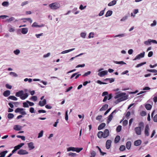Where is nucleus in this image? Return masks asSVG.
<instances>
[{"label":"nucleus","mask_w":157,"mask_h":157,"mask_svg":"<svg viewBox=\"0 0 157 157\" xmlns=\"http://www.w3.org/2000/svg\"><path fill=\"white\" fill-rule=\"evenodd\" d=\"M126 94L124 93H121L119 94L116 95L114 98L115 99L118 98L117 101L118 102H121L127 99L128 98V96L126 95Z\"/></svg>","instance_id":"obj_1"},{"label":"nucleus","mask_w":157,"mask_h":157,"mask_svg":"<svg viewBox=\"0 0 157 157\" xmlns=\"http://www.w3.org/2000/svg\"><path fill=\"white\" fill-rule=\"evenodd\" d=\"M49 6L52 9L56 10L59 8L60 5L57 3H54L50 4Z\"/></svg>","instance_id":"obj_2"},{"label":"nucleus","mask_w":157,"mask_h":157,"mask_svg":"<svg viewBox=\"0 0 157 157\" xmlns=\"http://www.w3.org/2000/svg\"><path fill=\"white\" fill-rule=\"evenodd\" d=\"M137 135H140L141 134V127H136L134 129Z\"/></svg>","instance_id":"obj_3"},{"label":"nucleus","mask_w":157,"mask_h":157,"mask_svg":"<svg viewBox=\"0 0 157 157\" xmlns=\"http://www.w3.org/2000/svg\"><path fill=\"white\" fill-rule=\"evenodd\" d=\"M116 110H114L113 112L110 114L108 116V118L107 119V123H109L112 120L113 118V115L114 113L115 112Z\"/></svg>","instance_id":"obj_4"},{"label":"nucleus","mask_w":157,"mask_h":157,"mask_svg":"<svg viewBox=\"0 0 157 157\" xmlns=\"http://www.w3.org/2000/svg\"><path fill=\"white\" fill-rule=\"evenodd\" d=\"M149 125H148L147 124L146 125L144 131L145 134L146 136H148L149 135Z\"/></svg>","instance_id":"obj_5"},{"label":"nucleus","mask_w":157,"mask_h":157,"mask_svg":"<svg viewBox=\"0 0 157 157\" xmlns=\"http://www.w3.org/2000/svg\"><path fill=\"white\" fill-rule=\"evenodd\" d=\"M103 138H106L109 135V131L108 129H106L103 132Z\"/></svg>","instance_id":"obj_6"},{"label":"nucleus","mask_w":157,"mask_h":157,"mask_svg":"<svg viewBox=\"0 0 157 157\" xmlns=\"http://www.w3.org/2000/svg\"><path fill=\"white\" fill-rule=\"evenodd\" d=\"M144 55L145 52H143L138 55L134 59H140V58H142L144 57Z\"/></svg>","instance_id":"obj_7"},{"label":"nucleus","mask_w":157,"mask_h":157,"mask_svg":"<svg viewBox=\"0 0 157 157\" xmlns=\"http://www.w3.org/2000/svg\"><path fill=\"white\" fill-rule=\"evenodd\" d=\"M17 153L19 155H25L28 154V152L25 150L21 149L18 151Z\"/></svg>","instance_id":"obj_8"},{"label":"nucleus","mask_w":157,"mask_h":157,"mask_svg":"<svg viewBox=\"0 0 157 157\" xmlns=\"http://www.w3.org/2000/svg\"><path fill=\"white\" fill-rule=\"evenodd\" d=\"M108 71H104L100 72L98 74L100 77H103L107 75Z\"/></svg>","instance_id":"obj_9"},{"label":"nucleus","mask_w":157,"mask_h":157,"mask_svg":"<svg viewBox=\"0 0 157 157\" xmlns=\"http://www.w3.org/2000/svg\"><path fill=\"white\" fill-rule=\"evenodd\" d=\"M111 143V141L110 140H108L106 143V147L109 149L110 148Z\"/></svg>","instance_id":"obj_10"},{"label":"nucleus","mask_w":157,"mask_h":157,"mask_svg":"<svg viewBox=\"0 0 157 157\" xmlns=\"http://www.w3.org/2000/svg\"><path fill=\"white\" fill-rule=\"evenodd\" d=\"M20 21V19L19 20H17L14 17H10V18L7 19L6 20V21L8 22H10L11 21H14V22L18 21Z\"/></svg>","instance_id":"obj_11"},{"label":"nucleus","mask_w":157,"mask_h":157,"mask_svg":"<svg viewBox=\"0 0 157 157\" xmlns=\"http://www.w3.org/2000/svg\"><path fill=\"white\" fill-rule=\"evenodd\" d=\"M19 30H21V33L23 34H26L28 31V29L27 28H22Z\"/></svg>","instance_id":"obj_12"},{"label":"nucleus","mask_w":157,"mask_h":157,"mask_svg":"<svg viewBox=\"0 0 157 157\" xmlns=\"http://www.w3.org/2000/svg\"><path fill=\"white\" fill-rule=\"evenodd\" d=\"M46 104V100L44 99L42 101H40L39 102V104L40 106H43Z\"/></svg>","instance_id":"obj_13"},{"label":"nucleus","mask_w":157,"mask_h":157,"mask_svg":"<svg viewBox=\"0 0 157 157\" xmlns=\"http://www.w3.org/2000/svg\"><path fill=\"white\" fill-rule=\"evenodd\" d=\"M24 91L23 90L17 92L15 94L16 96L17 97H20L21 98V97L23 94Z\"/></svg>","instance_id":"obj_14"},{"label":"nucleus","mask_w":157,"mask_h":157,"mask_svg":"<svg viewBox=\"0 0 157 157\" xmlns=\"http://www.w3.org/2000/svg\"><path fill=\"white\" fill-rule=\"evenodd\" d=\"M142 143L141 140H138L135 141L134 142V145L136 146L140 145Z\"/></svg>","instance_id":"obj_15"},{"label":"nucleus","mask_w":157,"mask_h":157,"mask_svg":"<svg viewBox=\"0 0 157 157\" xmlns=\"http://www.w3.org/2000/svg\"><path fill=\"white\" fill-rule=\"evenodd\" d=\"M28 146L30 150L33 149L35 148L33 143L32 142L28 144Z\"/></svg>","instance_id":"obj_16"},{"label":"nucleus","mask_w":157,"mask_h":157,"mask_svg":"<svg viewBox=\"0 0 157 157\" xmlns=\"http://www.w3.org/2000/svg\"><path fill=\"white\" fill-rule=\"evenodd\" d=\"M108 107V104H105L100 109L99 111H101L103 110H105Z\"/></svg>","instance_id":"obj_17"},{"label":"nucleus","mask_w":157,"mask_h":157,"mask_svg":"<svg viewBox=\"0 0 157 157\" xmlns=\"http://www.w3.org/2000/svg\"><path fill=\"white\" fill-rule=\"evenodd\" d=\"M113 13V11L112 10H109L106 12L105 14V16L106 17H107L109 16H111Z\"/></svg>","instance_id":"obj_18"},{"label":"nucleus","mask_w":157,"mask_h":157,"mask_svg":"<svg viewBox=\"0 0 157 157\" xmlns=\"http://www.w3.org/2000/svg\"><path fill=\"white\" fill-rule=\"evenodd\" d=\"M106 124L105 123H102L98 127V129L100 130L103 129L105 126Z\"/></svg>","instance_id":"obj_19"},{"label":"nucleus","mask_w":157,"mask_h":157,"mask_svg":"<svg viewBox=\"0 0 157 157\" xmlns=\"http://www.w3.org/2000/svg\"><path fill=\"white\" fill-rule=\"evenodd\" d=\"M10 94V91L9 90H7L5 91L3 93V95L4 96L6 97H8Z\"/></svg>","instance_id":"obj_20"},{"label":"nucleus","mask_w":157,"mask_h":157,"mask_svg":"<svg viewBox=\"0 0 157 157\" xmlns=\"http://www.w3.org/2000/svg\"><path fill=\"white\" fill-rule=\"evenodd\" d=\"M117 1L115 0H113L108 3V5L109 6H112L116 4Z\"/></svg>","instance_id":"obj_21"},{"label":"nucleus","mask_w":157,"mask_h":157,"mask_svg":"<svg viewBox=\"0 0 157 157\" xmlns=\"http://www.w3.org/2000/svg\"><path fill=\"white\" fill-rule=\"evenodd\" d=\"M28 97V94L27 93H25V94H23L22 96L21 97V99L22 100H25Z\"/></svg>","instance_id":"obj_22"},{"label":"nucleus","mask_w":157,"mask_h":157,"mask_svg":"<svg viewBox=\"0 0 157 157\" xmlns=\"http://www.w3.org/2000/svg\"><path fill=\"white\" fill-rule=\"evenodd\" d=\"M98 137V138L100 139L102 137L103 138V132L102 131H99L98 132L97 134Z\"/></svg>","instance_id":"obj_23"},{"label":"nucleus","mask_w":157,"mask_h":157,"mask_svg":"<svg viewBox=\"0 0 157 157\" xmlns=\"http://www.w3.org/2000/svg\"><path fill=\"white\" fill-rule=\"evenodd\" d=\"M8 152L7 151H3L0 153V157H4L6 154Z\"/></svg>","instance_id":"obj_24"},{"label":"nucleus","mask_w":157,"mask_h":157,"mask_svg":"<svg viewBox=\"0 0 157 157\" xmlns=\"http://www.w3.org/2000/svg\"><path fill=\"white\" fill-rule=\"evenodd\" d=\"M120 137L119 135H117L115 137L114 140L115 143H118L120 141Z\"/></svg>","instance_id":"obj_25"},{"label":"nucleus","mask_w":157,"mask_h":157,"mask_svg":"<svg viewBox=\"0 0 157 157\" xmlns=\"http://www.w3.org/2000/svg\"><path fill=\"white\" fill-rule=\"evenodd\" d=\"M131 145V143L130 141H128L127 142L126 144V147L128 150L130 148Z\"/></svg>","instance_id":"obj_26"},{"label":"nucleus","mask_w":157,"mask_h":157,"mask_svg":"<svg viewBox=\"0 0 157 157\" xmlns=\"http://www.w3.org/2000/svg\"><path fill=\"white\" fill-rule=\"evenodd\" d=\"M145 107L147 110H150L152 108V106L150 104H147L145 105Z\"/></svg>","instance_id":"obj_27"},{"label":"nucleus","mask_w":157,"mask_h":157,"mask_svg":"<svg viewBox=\"0 0 157 157\" xmlns=\"http://www.w3.org/2000/svg\"><path fill=\"white\" fill-rule=\"evenodd\" d=\"M104 80L105 81H106L107 80H109V82L111 83L114 82L115 80V78H106Z\"/></svg>","instance_id":"obj_28"},{"label":"nucleus","mask_w":157,"mask_h":157,"mask_svg":"<svg viewBox=\"0 0 157 157\" xmlns=\"http://www.w3.org/2000/svg\"><path fill=\"white\" fill-rule=\"evenodd\" d=\"M8 27L9 28V31L10 32H13L15 31L14 29L12 28L11 25L9 24L8 25Z\"/></svg>","instance_id":"obj_29"},{"label":"nucleus","mask_w":157,"mask_h":157,"mask_svg":"<svg viewBox=\"0 0 157 157\" xmlns=\"http://www.w3.org/2000/svg\"><path fill=\"white\" fill-rule=\"evenodd\" d=\"M75 49V48L71 49L68 50H66L62 52L61 53V54H64L69 52Z\"/></svg>","instance_id":"obj_30"},{"label":"nucleus","mask_w":157,"mask_h":157,"mask_svg":"<svg viewBox=\"0 0 157 157\" xmlns=\"http://www.w3.org/2000/svg\"><path fill=\"white\" fill-rule=\"evenodd\" d=\"M21 127L18 125H16L14 127V129L16 131H19L21 129Z\"/></svg>","instance_id":"obj_31"},{"label":"nucleus","mask_w":157,"mask_h":157,"mask_svg":"<svg viewBox=\"0 0 157 157\" xmlns=\"http://www.w3.org/2000/svg\"><path fill=\"white\" fill-rule=\"evenodd\" d=\"M8 99H10L11 100H14V101H16L17 100V98L15 96H10L8 98Z\"/></svg>","instance_id":"obj_32"},{"label":"nucleus","mask_w":157,"mask_h":157,"mask_svg":"<svg viewBox=\"0 0 157 157\" xmlns=\"http://www.w3.org/2000/svg\"><path fill=\"white\" fill-rule=\"evenodd\" d=\"M24 109L23 108H17L15 110V112L16 113H20L21 111H23Z\"/></svg>","instance_id":"obj_33"},{"label":"nucleus","mask_w":157,"mask_h":157,"mask_svg":"<svg viewBox=\"0 0 157 157\" xmlns=\"http://www.w3.org/2000/svg\"><path fill=\"white\" fill-rule=\"evenodd\" d=\"M151 39H148L147 40L145 41L144 44L146 45L151 44Z\"/></svg>","instance_id":"obj_34"},{"label":"nucleus","mask_w":157,"mask_h":157,"mask_svg":"<svg viewBox=\"0 0 157 157\" xmlns=\"http://www.w3.org/2000/svg\"><path fill=\"white\" fill-rule=\"evenodd\" d=\"M96 155V152L94 151H92L90 152V157H95Z\"/></svg>","instance_id":"obj_35"},{"label":"nucleus","mask_w":157,"mask_h":157,"mask_svg":"<svg viewBox=\"0 0 157 157\" xmlns=\"http://www.w3.org/2000/svg\"><path fill=\"white\" fill-rule=\"evenodd\" d=\"M82 149H83L82 148L75 147V151L77 152H79L81 151H82Z\"/></svg>","instance_id":"obj_36"},{"label":"nucleus","mask_w":157,"mask_h":157,"mask_svg":"<svg viewBox=\"0 0 157 157\" xmlns=\"http://www.w3.org/2000/svg\"><path fill=\"white\" fill-rule=\"evenodd\" d=\"M75 147H69L67 148V151H75Z\"/></svg>","instance_id":"obj_37"},{"label":"nucleus","mask_w":157,"mask_h":157,"mask_svg":"<svg viewBox=\"0 0 157 157\" xmlns=\"http://www.w3.org/2000/svg\"><path fill=\"white\" fill-rule=\"evenodd\" d=\"M14 117V115L11 113H9L8 114L7 117L9 119H12Z\"/></svg>","instance_id":"obj_38"},{"label":"nucleus","mask_w":157,"mask_h":157,"mask_svg":"<svg viewBox=\"0 0 157 157\" xmlns=\"http://www.w3.org/2000/svg\"><path fill=\"white\" fill-rule=\"evenodd\" d=\"M96 147L98 148L99 150V151L101 153V154L102 155H104L106 154L105 152H102L101 151V148L98 146H97Z\"/></svg>","instance_id":"obj_39"},{"label":"nucleus","mask_w":157,"mask_h":157,"mask_svg":"<svg viewBox=\"0 0 157 157\" xmlns=\"http://www.w3.org/2000/svg\"><path fill=\"white\" fill-rule=\"evenodd\" d=\"M86 35V33L82 32L80 33V36L83 38H85Z\"/></svg>","instance_id":"obj_40"},{"label":"nucleus","mask_w":157,"mask_h":157,"mask_svg":"<svg viewBox=\"0 0 157 157\" xmlns=\"http://www.w3.org/2000/svg\"><path fill=\"white\" fill-rule=\"evenodd\" d=\"M122 127L121 125L118 126L116 128L117 131V132H119L121 131V130Z\"/></svg>","instance_id":"obj_41"},{"label":"nucleus","mask_w":157,"mask_h":157,"mask_svg":"<svg viewBox=\"0 0 157 157\" xmlns=\"http://www.w3.org/2000/svg\"><path fill=\"white\" fill-rule=\"evenodd\" d=\"M105 9H106V8H105L104 10H101V11H100V12L98 14V16H102L104 14V11H105Z\"/></svg>","instance_id":"obj_42"},{"label":"nucleus","mask_w":157,"mask_h":157,"mask_svg":"<svg viewBox=\"0 0 157 157\" xmlns=\"http://www.w3.org/2000/svg\"><path fill=\"white\" fill-rule=\"evenodd\" d=\"M125 146L124 145H121L119 148V149L120 151H123L125 150Z\"/></svg>","instance_id":"obj_43"},{"label":"nucleus","mask_w":157,"mask_h":157,"mask_svg":"<svg viewBox=\"0 0 157 157\" xmlns=\"http://www.w3.org/2000/svg\"><path fill=\"white\" fill-rule=\"evenodd\" d=\"M43 131L41 130L40 132L39 133L38 136V138H40L42 137L43 136Z\"/></svg>","instance_id":"obj_44"},{"label":"nucleus","mask_w":157,"mask_h":157,"mask_svg":"<svg viewBox=\"0 0 157 157\" xmlns=\"http://www.w3.org/2000/svg\"><path fill=\"white\" fill-rule=\"evenodd\" d=\"M146 63V62H143V63H141L140 64H137L136 66V67H141V66L145 64Z\"/></svg>","instance_id":"obj_45"},{"label":"nucleus","mask_w":157,"mask_h":157,"mask_svg":"<svg viewBox=\"0 0 157 157\" xmlns=\"http://www.w3.org/2000/svg\"><path fill=\"white\" fill-rule=\"evenodd\" d=\"M31 99H32L34 101H37V97L36 96H34L31 97Z\"/></svg>","instance_id":"obj_46"},{"label":"nucleus","mask_w":157,"mask_h":157,"mask_svg":"<svg viewBox=\"0 0 157 157\" xmlns=\"http://www.w3.org/2000/svg\"><path fill=\"white\" fill-rule=\"evenodd\" d=\"M128 16H125L122 19H121L120 20L121 21H124L126 20L127 19L128 17Z\"/></svg>","instance_id":"obj_47"},{"label":"nucleus","mask_w":157,"mask_h":157,"mask_svg":"<svg viewBox=\"0 0 157 157\" xmlns=\"http://www.w3.org/2000/svg\"><path fill=\"white\" fill-rule=\"evenodd\" d=\"M10 75H12L14 77H16L17 76V74H16L15 73L13 72H11L10 73Z\"/></svg>","instance_id":"obj_48"},{"label":"nucleus","mask_w":157,"mask_h":157,"mask_svg":"<svg viewBox=\"0 0 157 157\" xmlns=\"http://www.w3.org/2000/svg\"><path fill=\"white\" fill-rule=\"evenodd\" d=\"M94 35V33L91 32L89 34L88 36V38H93L94 37L93 35Z\"/></svg>","instance_id":"obj_49"},{"label":"nucleus","mask_w":157,"mask_h":157,"mask_svg":"<svg viewBox=\"0 0 157 157\" xmlns=\"http://www.w3.org/2000/svg\"><path fill=\"white\" fill-rule=\"evenodd\" d=\"M68 155L69 156H71L72 157H75L76 156V154L75 153H73L72 152H70L68 153Z\"/></svg>","instance_id":"obj_50"},{"label":"nucleus","mask_w":157,"mask_h":157,"mask_svg":"<svg viewBox=\"0 0 157 157\" xmlns=\"http://www.w3.org/2000/svg\"><path fill=\"white\" fill-rule=\"evenodd\" d=\"M2 5L4 6H7L9 5V2H2Z\"/></svg>","instance_id":"obj_51"},{"label":"nucleus","mask_w":157,"mask_h":157,"mask_svg":"<svg viewBox=\"0 0 157 157\" xmlns=\"http://www.w3.org/2000/svg\"><path fill=\"white\" fill-rule=\"evenodd\" d=\"M147 71L149 72L157 73V70L155 69H148L147 70Z\"/></svg>","instance_id":"obj_52"},{"label":"nucleus","mask_w":157,"mask_h":157,"mask_svg":"<svg viewBox=\"0 0 157 157\" xmlns=\"http://www.w3.org/2000/svg\"><path fill=\"white\" fill-rule=\"evenodd\" d=\"M126 35L125 34H119L117 35H116V36L117 37H123L125 36H126Z\"/></svg>","instance_id":"obj_53"},{"label":"nucleus","mask_w":157,"mask_h":157,"mask_svg":"<svg viewBox=\"0 0 157 157\" xmlns=\"http://www.w3.org/2000/svg\"><path fill=\"white\" fill-rule=\"evenodd\" d=\"M13 52L15 54L17 55L20 53V51L19 49H17L16 50H14L13 51Z\"/></svg>","instance_id":"obj_54"},{"label":"nucleus","mask_w":157,"mask_h":157,"mask_svg":"<svg viewBox=\"0 0 157 157\" xmlns=\"http://www.w3.org/2000/svg\"><path fill=\"white\" fill-rule=\"evenodd\" d=\"M91 73V71H88L87 72L85 73L83 75V76L85 77L90 75Z\"/></svg>","instance_id":"obj_55"},{"label":"nucleus","mask_w":157,"mask_h":157,"mask_svg":"<svg viewBox=\"0 0 157 157\" xmlns=\"http://www.w3.org/2000/svg\"><path fill=\"white\" fill-rule=\"evenodd\" d=\"M86 6H83L82 4L80 5L79 6V9L81 10H82L86 8Z\"/></svg>","instance_id":"obj_56"},{"label":"nucleus","mask_w":157,"mask_h":157,"mask_svg":"<svg viewBox=\"0 0 157 157\" xmlns=\"http://www.w3.org/2000/svg\"><path fill=\"white\" fill-rule=\"evenodd\" d=\"M115 63L116 64H126V63L124 62L123 61H116L115 62Z\"/></svg>","instance_id":"obj_57"},{"label":"nucleus","mask_w":157,"mask_h":157,"mask_svg":"<svg viewBox=\"0 0 157 157\" xmlns=\"http://www.w3.org/2000/svg\"><path fill=\"white\" fill-rule=\"evenodd\" d=\"M28 103L27 102H24L23 103V106L24 107H28L29 105L28 104Z\"/></svg>","instance_id":"obj_58"},{"label":"nucleus","mask_w":157,"mask_h":157,"mask_svg":"<svg viewBox=\"0 0 157 157\" xmlns=\"http://www.w3.org/2000/svg\"><path fill=\"white\" fill-rule=\"evenodd\" d=\"M128 124V121L126 120H124L123 122V124L124 126H126Z\"/></svg>","instance_id":"obj_59"},{"label":"nucleus","mask_w":157,"mask_h":157,"mask_svg":"<svg viewBox=\"0 0 157 157\" xmlns=\"http://www.w3.org/2000/svg\"><path fill=\"white\" fill-rule=\"evenodd\" d=\"M37 23L34 22L32 24V26L33 27H37L38 25Z\"/></svg>","instance_id":"obj_60"},{"label":"nucleus","mask_w":157,"mask_h":157,"mask_svg":"<svg viewBox=\"0 0 157 157\" xmlns=\"http://www.w3.org/2000/svg\"><path fill=\"white\" fill-rule=\"evenodd\" d=\"M102 117L101 115H99L96 117V119L98 120H100Z\"/></svg>","instance_id":"obj_61"},{"label":"nucleus","mask_w":157,"mask_h":157,"mask_svg":"<svg viewBox=\"0 0 157 157\" xmlns=\"http://www.w3.org/2000/svg\"><path fill=\"white\" fill-rule=\"evenodd\" d=\"M153 120L155 122H157V114L155 115L154 117Z\"/></svg>","instance_id":"obj_62"},{"label":"nucleus","mask_w":157,"mask_h":157,"mask_svg":"<svg viewBox=\"0 0 157 157\" xmlns=\"http://www.w3.org/2000/svg\"><path fill=\"white\" fill-rule=\"evenodd\" d=\"M130 114H131L130 112L129 111L125 115L126 117L128 118V117L130 115Z\"/></svg>","instance_id":"obj_63"},{"label":"nucleus","mask_w":157,"mask_h":157,"mask_svg":"<svg viewBox=\"0 0 157 157\" xmlns=\"http://www.w3.org/2000/svg\"><path fill=\"white\" fill-rule=\"evenodd\" d=\"M153 54V52L152 51H150L149 52L148 54V57H151L152 56Z\"/></svg>","instance_id":"obj_64"}]
</instances>
